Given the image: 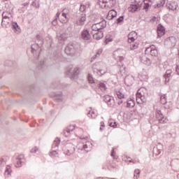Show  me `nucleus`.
I'll list each match as a JSON object with an SVG mask.
<instances>
[{"mask_svg":"<svg viewBox=\"0 0 179 179\" xmlns=\"http://www.w3.org/2000/svg\"><path fill=\"white\" fill-rule=\"evenodd\" d=\"M164 3H166V1L162 0L155 5V8H162V6H164Z\"/></svg>","mask_w":179,"mask_h":179,"instance_id":"obj_50","label":"nucleus"},{"mask_svg":"<svg viewBox=\"0 0 179 179\" xmlns=\"http://www.w3.org/2000/svg\"><path fill=\"white\" fill-rule=\"evenodd\" d=\"M99 57L100 56H98L97 54L96 53V55L92 56V57L91 58V62H93V61H96V59H97V58H99Z\"/></svg>","mask_w":179,"mask_h":179,"instance_id":"obj_56","label":"nucleus"},{"mask_svg":"<svg viewBox=\"0 0 179 179\" xmlns=\"http://www.w3.org/2000/svg\"><path fill=\"white\" fill-rule=\"evenodd\" d=\"M122 22H124V16H120L119 18L116 20V23L117 24H120V23H122Z\"/></svg>","mask_w":179,"mask_h":179,"instance_id":"obj_53","label":"nucleus"},{"mask_svg":"<svg viewBox=\"0 0 179 179\" xmlns=\"http://www.w3.org/2000/svg\"><path fill=\"white\" fill-rule=\"evenodd\" d=\"M149 6H150V4H144L143 9H145V10H148V9H149Z\"/></svg>","mask_w":179,"mask_h":179,"instance_id":"obj_61","label":"nucleus"},{"mask_svg":"<svg viewBox=\"0 0 179 179\" xmlns=\"http://www.w3.org/2000/svg\"><path fill=\"white\" fill-rule=\"evenodd\" d=\"M81 40H83L84 41H89L90 38H92V35H90V32L87 29H83L81 31V36H80Z\"/></svg>","mask_w":179,"mask_h":179,"instance_id":"obj_17","label":"nucleus"},{"mask_svg":"<svg viewBox=\"0 0 179 179\" xmlns=\"http://www.w3.org/2000/svg\"><path fill=\"white\" fill-rule=\"evenodd\" d=\"M127 107L129 108H132V107H135V101H134L132 99L127 100Z\"/></svg>","mask_w":179,"mask_h":179,"instance_id":"obj_41","label":"nucleus"},{"mask_svg":"<svg viewBox=\"0 0 179 179\" xmlns=\"http://www.w3.org/2000/svg\"><path fill=\"white\" fill-rule=\"evenodd\" d=\"M163 106H164V108H166V110H170V108L173 107V103H171V101H169L164 103Z\"/></svg>","mask_w":179,"mask_h":179,"instance_id":"obj_45","label":"nucleus"},{"mask_svg":"<svg viewBox=\"0 0 179 179\" xmlns=\"http://www.w3.org/2000/svg\"><path fill=\"white\" fill-rule=\"evenodd\" d=\"M92 69L94 73L102 76L107 73V65L103 62H98L92 65Z\"/></svg>","mask_w":179,"mask_h":179,"instance_id":"obj_2","label":"nucleus"},{"mask_svg":"<svg viewBox=\"0 0 179 179\" xmlns=\"http://www.w3.org/2000/svg\"><path fill=\"white\" fill-rule=\"evenodd\" d=\"M55 101L59 102L62 101V92H59L58 94H55Z\"/></svg>","mask_w":179,"mask_h":179,"instance_id":"obj_42","label":"nucleus"},{"mask_svg":"<svg viewBox=\"0 0 179 179\" xmlns=\"http://www.w3.org/2000/svg\"><path fill=\"white\" fill-rule=\"evenodd\" d=\"M11 27H12L13 31H15V33H17V34H19V33H20V31H22V30L20 29V27L17 24V22H12Z\"/></svg>","mask_w":179,"mask_h":179,"instance_id":"obj_30","label":"nucleus"},{"mask_svg":"<svg viewBox=\"0 0 179 179\" xmlns=\"http://www.w3.org/2000/svg\"><path fill=\"white\" fill-rule=\"evenodd\" d=\"M164 43L166 45H169V47H176V45L177 44V39L174 36H169L166 39Z\"/></svg>","mask_w":179,"mask_h":179,"instance_id":"obj_18","label":"nucleus"},{"mask_svg":"<svg viewBox=\"0 0 179 179\" xmlns=\"http://www.w3.org/2000/svg\"><path fill=\"white\" fill-rule=\"evenodd\" d=\"M138 38V34L136 31H131L128 35V43L131 44L135 41Z\"/></svg>","mask_w":179,"mask_h":179,"instance_id":"obj_22","label":"nucleus"},{"mask_svg":"<svg viewBox=\"0 0 179 179\" xmlns=\"http://www.w3.org/2000/svg\"><path fill=\"white\" fill-rule=\"evenodd\" d=\"M62 152L66 156H71V155H73L75 153V147L72 143H66L62 148Z\"/></svg>","mask_w":179,"mask_h":179,"instance_id":"obj_9","label":"nucleus"},{"mask_svg":"<svg viewBox=\"0 0 179 179\" xmlns=\"http://www.w3.org/2000/svg\"><path fill=\"white\" fill-rule=\"evenodd\" d=\"M167 6L169 10H177L178 4L176 2H171L167 5Z\"/></svg>","mask_w":179,"mask_h":179,"instance_id":"obj_32","label":"nucleus"},{"mask_svg":"<svg viewBox=\"0 0 179 179\" xmlns=\"http://www.w3.org/2000/svg\"><path fill=\"white\" fill-rule=\"evenodd\" d=\"M92 36L94 40H101V38H103V37H104V34L101 31L95 32V34H93Z\"/></svg>","mask_w":179,"mask_h":179,"instance_id":"obj_31","label":"nucleus"},{"mask_svg":"<svg viewBox=\"0 0 179 179\" xmlns=\"http://www.w3.org/2000/svg\"><path fill=\"white\" fill-rule=\"evenodd\" d=\"M24 162H26V159H24V155H20L16 157V163H15V167L17 169L19 167H22L23 164H24Z\"/></svg>","mask_w":179,"mask_h":179,"instance_id":"obj_16","label":"nucleus"},{"mask_svg":"<svg viewBox=\"0 0 179 179\" xmlns=\"http://www.w3.org/2000/svg\"><path fill=\"white\" fill-rule=\"evenodd\" d=\"M107 26V22L105 20H103L101 22H98L96 24H94L92 26V31L91 34H94L97 33V31H101L103 29H104Z\"/></svg>","mask_w":179,"mask_h":179,"instance_id":"obj_8","label":"nucleus"},{"mask_svg":"<svg viewBox=\"0 0 179 179\" xmlns=\"http://www.w3.org/2000/svg\"><path fill=\"white\" fill-rule=\"evenodd\" d=\"M103 101H105L108 107H110V108H113V107L115 106V100L112 96H110V95H106Z\"/></svg>","mask_w":179,"mask_h":179,"instance_id":"obj_14","label":"nucleus"},{"mask_svg":"<svg viewBox=\"0 0 179 179\" xmlns=\"http://www.w3.org/2000/svg\"><path fill=\"white\" fill-rule=\"evenodd\" d=\"M138 47H139V42H133L130 44V50L131 51H134V50H137Z\"/></svg>","mask_w":179,"mask_h":179,"instance_id":"obj_43","label":"nucleus"},{"mask_svg":"<svg viewBox=\"0 0 179 179\" xmlns=\"http://www.w3.org/2000/svg\"><path fill=\"white\" fill-rule=\"evenodd\" d=\"M50 59L52 61H55V62H59L62 58V55L57 51H53L50 53Z\"/></svg>","mask_w":179,"mask_h":179,"instance_id":"obj_15","label":"nucleus"},{"mask_svg":"<svg viewBox=\"0 0 179 179\" xmlns=\"http://www.w3.org/2000/svg\"><path fill=\"white\" fill-rule=\"evenodd\" d=\"M5 164V161H3V158H0V166H3Z\"/></svg>","mask_w":179,"mask_h":179,"instance_id":"obj_62","label":"nucleus"},{"mask_svg":"<svg viewBox=\"0 0 179 179\" xmlns=\"http://www.w3.org/2000/svg\"><path fill=\"white\" fill-rule=\"evenodd\" d=\"M141 174V171L139 169H136L134 171V179H138L139 178V175Z\"/></svg>","mask_w":179,"mask_h":179,"instance_id":"obj_49","label":"nucleus"},{"mask_svg":"<svg viewBox=\"0 0 179 179\" xmlns=\"http://www.w3.org/2000/svg\"><path fill=\"white\" fill-rule=\"evenodd\" d=\"M11 173H12V167L8 165L6 168L4 176L6 177H9Z\"/></svg>","mask_w":179,"mask_h":179,"instance_id":"obj_39","label":"nucleus"},{"mask_svg":"<svg viewBox=\"0 0 179 179\" xmlns=\"http://www.w3.org/2000/svg\"><path fill=\"white\" fill-rule=\"evenodd\" d=\"M145 54L148 55H151V57H157L159 52H157V48L155 45H152L150 47L147 48L145 51Z\"/></svg>","mask_w":179,"mask_h":179,"instance_id":"obj_11","label":"nucleus"},{"mask_svg":"<svg viewBox=\"0 0 179 179\" xmlns=\"http://www.w3.org/2000/svg\"><path fill=\"white\" fill-rule=\"evenodd\" d=\"M12 18H5L2 20L1 26L4 29H9L12 26Z\"/></svg>","mask_w":179,"mask_h":179,"instance_id":"obj_21","label":"nucleus"},{"mask_svg":"<svg viewBox=\"0 0 179 179\" xmlns=\"http://www.w3.org/2000/svg\"><path fill=\"white\" fill-rule=\"evenodd\" d=\"M138 9H139V6H138L136 4H131L129 7V11L131 12L132 13L137 12Z\"/></svg>","mask_w":179,"mask_h":179,"instance_id":"obj_36","label":"nucleus"},{"mask_svg":"<svg viewBox=\"0 0 179 179\" xmlns=\"http://www.w3.org/2000/svg\"><path fill=\"white\" fill-rule=\"evenodd\" d=\"M10 14L8 13V12H3L2 13L3 19H10Z\"/></svg>","mask_w":179,"mask_h":179,"instance_id":"obj_51","label":"nucleus"},{"mask_svg":"<svg viewBox=\"0 0 179 179\" xmlns=\"http://www.w3.org/2000/svg\"><path fill=\"white\" fill-rule=\"evenodd\" d=\"M64 51L67 55L73 57L79 51V45L73 43H70L66 46Z\"/></svg>","mask_w":179,"mask_h":179,"instance_id":"obj_4","label":"nucleus"},{"mask_svg":"<svg viewBox=\"0 0 179 179\" xmlns=\"http://www.w3.org/2000/svg\"><path fill=\"white\" fill-rule=\"evenodd\" d=\"M50 156L52 159H55V157H59V154H58V152H57V150H53L50 152Z\"/></svg>","mask_w":179,"mask_h":179,"instance_id":"obj_44","label":"nucleus"},{"mask_svg":"<svg viewBox=\"0 0 179 179\" xmlns=\"http://www.w3.org/2000/svg\"><path fill=\"white\" fill-rule=\"evenodd\" d=\"M52 26H57L58 24V18L56 17L52 22Z\"/></svg>","mask_w":179,"mask_h":179,"instance_id":"obj_57","label":"nucleus"},{"mask_svg":"<svg viewBox=\"0 0 179 179\" xmlns=\"http://www.w3.org/2000/svg\"><path fill=\"white\" fill-rule=\"evenodd\" d=\"M59 143H61V139L59 138H56L52 145V149L58 150V148H59Z\"/></svg>","mask_w":179,"mask_h":179,"instance_id":"obj_28","label":"nucleus"},{"mask_svg":"<svg viewBox=\"0 0 179 179\" xmlns=\"http://www.w3.org/2000/svg\"><path fill=\"white\" fill-rule=\"evenodd\" d=\"M44 41L43 40V37L40 35L36 36V43L31 45V52L33 54L35 58H38V55H40V47L43 44Z\"/></svg>","mask_w":179,"mask_h":179,"instance_id":"obj_1","label":"nucleus"},{"mask_svg":"<svg viewBox=\"0 0 179 179\" xmlns=\"http://www.w3.org/2000/svg\"><path fill=\"white\" fill-rule=\"evenodd\" d=\"M108 124L109 127H112V128H117V123L113 120H109Z\"/></svg>","mask_w":179,"mask_h":179,"instance_id":"obj_46","label":"nucleus"},{"mask_svg":"<svg viewBox=\"0 0 179 179\" xmlns=\"http://www.w3.org/2000/svg\"><path fill=\"white\" fill-rule=\"evenodd\" d=\"M80 148H78L80 150H85V152H90V150L92 149V143L90 141L85 142V143H80L79 145Z\"/></svg>","mask_w":179,"mask_h":179,"instance_id":"obj_19","label":"nucleus"},{"mask_svg":"<svg viewBox=\"0 0 179 179\" xmlns=\"http://www.w3.org/2000/svg\"><path fill=\"white\" fill-rule=\"evenodd\" d=\"M88 81L90 83H94V80L93 79V77L90 76V74L88 75Z\"/></svg>","mask_w":179,"mask_h":179,"instance_id":"obj_55","label":"nucleus"},{"mask_svg":"<svg viewBox=\"0 0 179 179\" xmlns=\"http://www.w3.org/2000/svg\"><path fill=\"white\" fill-rule=\"evenodd\" d=\"M134 79H135V78H134L133 76H127L124 78V82L126 84L128 83V85H132L134 83Z\"/></svg>","mask_w":179,"mask_h":179,"instance_id":"obj_33","label":"nucleus"},{"mask_svg":"<svg viewBox=\"0 0 179 179\" xmlns=\"http://www.w3.org/2000/svg\"><path fill=\"white\" fill-rule=\"evenodd\" d=\"M115 94H116L119 100H124V99H125V94H124L121 91H115Z\"/></svg>","mask_w":179,"mask_h":179,"instance_id":"obj_37","label":"nucleus"},{"mask_svg":"<svg viewBox=\"0 0 179 179\" xmlns=\"http://www.w3.org/2000/svg\"><path fill=\"white\" fill-rule=\"evenodd\" d=\"M75 129H76V128H75V126H69L66 129H64V136H66V138H68V136H70V135L71 134L72 132H73V131H75Z\"/></svg>","mask_w":179,"mask_h":179,"instance_id":"obj_23","label":"nucleus"},{"mask_svg":"<svg viewBox=\"0 0 179 179\" xmlns=\"http://www.w3.org/2000/svg\"><path fill=\"white\" fill-rule=\"evenodd\" d=\"M148 96V90L145 87L140 88L136 94V100L138 104L146 103V96Z\"/></svg>","mask_w":179,"mask_h":179,"instance_id":"obj_3","label":"nucleus"},{"mask_svg":"<svg viewBox=\"0 0 179 179\" xmlns=\"http://www.w3.org/2000/svg\"><path fill=\"white\" fill-rule=\"evenodd\" d=\"M31 6H34V8H36V9H38V8H40V6L37 3L36 1H34L31 3Z\"/></svg>","mask_w":179,"mask_h":179,"instance_id":"obj_54","label":"nucleus"},{"mask_svg":"<svg viewBox=\"0 0 179 179\" xmlns=\"http://www.w3.org/2000/svg\"><path fill=\"white\" fill-rule=\"evenodd\" d=\"M166 34V29H164V27L162 25V24H159L157 25V36L158 37H162Z\"/></svg>","mask_w":179,"mask_h":179,"instance_id":"obj_24","label":"nucleus"},{"mask_svg":"<svg viewBox=\"0 0 179 179\" xmlns=\"http://www.w3.org/2000/svg\"><path fill=\"white\" fill-rule=\"evenodd\" d=\"M98 87L101 90V92H106L107 90V85L104 83L99 82Z\"/></svg>","mask_w":179,"mask_h":179,"instance_id":"obj_38","label":"nucleus"},{"mask_svg":"<svg viewBox=\"0 0 179 179\" xmlns=\"http://www.w3.org/2000/svg\"><path fill=\"white\" fill-rule=\"evenodd\" d=\"M87 115L90 118H96L97 117V111L90 109L87 113Z\"/></svg>","mask_w":179,"mask_h":179,"instance_id":"obj_34","label":"nucleus"},{"mask_svg":"<svg viewBox=\"0 0 179 179\" xmlns=\"http://www.w3.org/2000/svg\"><path fill=\"white\" fill-rule=\"evenodd\" d=\"M148 54L145 52V54H141L140 55V61L142 64H144V65H147V66H150L152 65V60L148 57Z\"/></svg>","mask_w":179,"mask_h":179,"instance_id":"obj_12","label":"nucleus"},{"mask_svg":"<svg viewBox=\"0 0 179 179\" xmlns=\"http://www.w3.org/2000/svg\"><path fill=\"white\" fill-rule=\"evenodd\" d=\"M75 134L76 136H78V138L81 139H86L87 137H85L82 135H83V129L82 128L77 127L75 129Z\"/></svg>","mask_w":179,"mask_h":179,"instance_id":"obj_26","label":"nucleus"},{"mask_svg":"<svg viewBox=\"0 0 179 179\" xmlns=\"http://www.w3.org/2000/svg\"><path fill=\"white\" fill-rule=\"evenodd\" d=\"M122 160H124V162H128V156L127 155L123 156Z\"/></svg>","mask_w":179,"mask_h":179,"instance_id":"obj_63","label":"nucleus"},{"mask_svg":"<svg viewBox=\"0 0 179 179\" xmlns=\"http://www.w3.org/2000/svg\"><path fill=\"white\" fill-rule=\"evenodd\" d=\"M97 5L101 9H111L115 6V0H98Z\"/></svg>","mask_w":179,"mask_h":179,"instance_id":"obj_5","label":"nucleus"},{"mask_svg":"<svg viewBox=\"0 0 179 179\" xmlns=\"http://www.w3.org/2000/svg\"><path fill=\"white\" fill-rule=\"evenodd\" d=\"M80 10L83 13L85 10H86V6L85 5H81L80 7Z\"/></svg>","mask_w":179,"mask_h":179,"instance_id":"obj_59","label":"nucleus"},{"mask_svg":"<svg viewBox=\"0 0 179 179\" xmlns=\"http://www.w3.org/2000/svg\"><path fill=\"white\" fill-rule=\"evenodd\" d=\"M38 152V148L37 147H35L31 150V153H37Z\"/></svg>","mask_w":179,"mask_h":179,"instance_id":"obj_58","label":"nucleus"},{"mask_svg":"<svg viewBox=\"0 0 179 179\" xmlns=\"http://www.w3.org/2000/svg\"><path fill=\"white\" fill-rule=\"evenodd\" d=\"M154 109L155 110V115L157 118V122H158V124H166L168 120L167 117L163 115L162 113V110H160V108H156V106H154Z\"/></svg>","mask_w":179,"mask_h":179,"instance_id":"obj_7","label":"nucleus"},{"mask_svg":"<svg viewBox=\"0 0 179 179\" xmlns=\"http://www.w3.org/2000/svg\"><path fill=\"white\" fill-rule=\"evenodd\" d=\"M85 22H86V14L84 13H82L78 16V20L76 21V24L78 26H83Z\"/></svg>","mask_w":179,"mask_h":179,"instance_id":"obj_20","label":"nucleus"},{"mask_svg":"<svg viewBox=\"0 0 179 179\" xmlns=\"http://www.w3.org/2000/svg\"><path fill=\"white\" fill-rule=\"evenodd\" d=\"M176 145L171 144V145L169 146V152L170 153H174V152H176Z\"/></svg>","mask_w":179,"mask_h":179,"instance_id":"obj_48","label":"nucleus"},{"mask_svg":"<svg viewBox=\"0 0 179 179\" xmlns=\"http://www.w3.org/2000/svg\"><path fill=\"white\" fill-rule=\"evenodd\" d=\"M62 17H64V20L59 19L60 23H62L63 24L68 23L69 19L66 17V13H62Z\"/></svg>","mask_w":179,"mask_h":179,"instance_id":"obj_40","label":"nucleus"},{"mask_svg":"<svg viewBox=\"0 0 179 179\" xmlns=\"http://www.w3.org/2000/svg\"><path fill=\"white\" fill-rule=\"evenodd\" d=\"M162 151H163V144L158 143L153 148V151H152L153 157H155V159H157L162 154Z\"/></svg>","mask_w":179,"mask_h":179,"instance_id":"obj_10","label":"nucleus"},{"mask_svg":"<svg viewBox=\"0 0 179 179\" xmlns=\"http://www.w3.org/2000/svg\"><path fill=\"white\" fill-rule=\"evenodd\" d=\"M66 40V34H62L58 36V41L59 44H64V43Z\"/></svg>","mask_w":179,"mask_h":179,"instance_id":"obj_35","label":"nucleus"},{"mask_svg":"<svg viewBox=\"0 0 179 179\" xmlns=\"http://www.w3.org/2000/svg\"><path fill=\"white\" fill-rule=\"evenodd\" d=\"M110 41H113V39L106 38V39L105 40V43H106V44H108L109 43H110Z\"/></svg>","mask_w":179,"mask_h":179,"instance_id":"obj_64","label":"nucleus"},{"mask_svg":"<svg viewBox=\"0 0 179 179\" xmlns=\"http://www.w3.org/2000/svg\"><path fill=\"white\" fill-rule=\"evenodd\" d=\"M160 103L163 105L167 103V99H166V94L162 95L160 96Z\"/></svg>","mask_w":179,"mask_h":179,"instance_id":"obj_47","label":"nucleus"},{"mask_svg":"<svg viewBox=\"0 0 179 179\" xmlns=\"http://www.w3.org/2000/svg\"><path fill=\"white\" fill-rule=\"evenodd\" d=\"M47 68V64H45V62H44V60H41L38 63L37 69H38V71H45Z\"/></svg>","mask_w":179,"mask_h":179,"instance_id":"obj_27","label":"nucleus"},{"mask_svg":"<svg viewBox=\"0 0 179 179\" xmlns=\"http://www.w3.org/2000/svg\"><path fill=\"white\" fill-rule=\"evenodd\" d=\"M102 52H103V49H99V50H98V51L96 52V54L98 57H100V55H101Z\"/></svg>","mask_w":179,"mask_h":179,"instance_id":"obj_60","label":"nucleus"},{"mask_svg":"<svg viewBox=\"0 0 179 179\" xmlns=\"http://www.w3.org/2000/svg\"><path fill=\"white\" fill-rule=\"evenodd\" d=\"M108 170L113 171L114 169H117V165L115 164H111L108 166Z\"/></svg>","mask_w":179,"mask_h":179,"instance_id":"obj_52","label":"nucleus"},{"mask_svg":"<svg viewBox=\"0 0 179 179\" xmlns=\"http://www.w3.org/2000/svg\"><path fill=\"white\" fill-rule=\"evenodd\" d=\"M171 73H173V71L171 69H168L165 74L164 75V79L166 84L169 83L170 82V78H171Z\"/></svg>","mask_w":179,"mask_h":179,"instance_id":"obj_25","label":"nucleus"},{"mask_svg":"<svg viewBox=\"0 0 179 179\" xmlns=\"http://www.w3.org/2000/svg\"><path fill=\"white\" fill-rule=\"evenodd\" d=\"M66 74L69 76H71L72 78H75V76L79 75V69L78 67L73 69L72 66H70L66 69Z\"/></svg>","mask_w":179,"mask_h":179,"instance_id":"obj_13","label":"nucleus"},{"mask_svg":"<svg viewBox=\"0 0 179 179\" xmlns=\"http://www.w3.org/2000/svg\"><path fill=\"white\" fill-rule=\"evenodd\" d=\"M117 16V11L115 10H110L106 16V19L108 20H111L112 19H114Z\"/></svg>","mask_w":179,"mask_h":179,"instance_id":"obj_29","label":"nucleus"},{"mask_svg":"<svg viewBox=\"0 0 179 179\" xmlns=\"http://www.w3.org/2000/svg\"><path fill=\"white\" fill-rule=\"evenodd\" d=\"M124 55H125V50L123 49H117L113 52V57L117 62L119 66H124L122 61H124Z\"/></svg>","mask_w":179,"mask_h":179,"instance_id":"obj_6","label":"nucleus"}]
</instances>
